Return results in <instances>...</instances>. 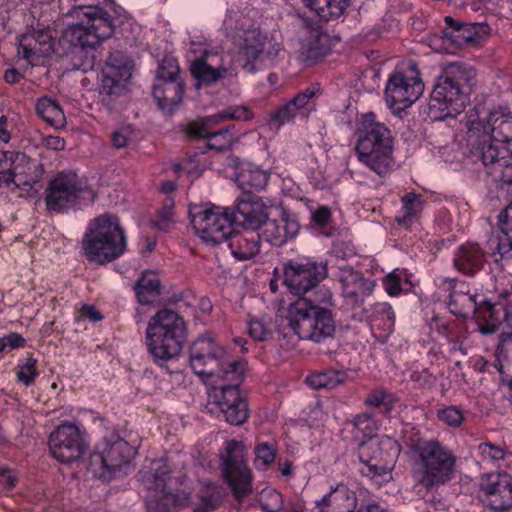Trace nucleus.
I'll list each match as a JSON object with an SVG mask.
<instances>
[{"mask_svg":"<svg viewBox=\"0 0 512 512\" xmlns=\"http://www.w3.org/2000/svg\"><path fill=\"white\" fill-rule=\"evenodd\" d=\"M174 206V201L171 198H166L164 201V206L162 210L159 212V219L155 221L154 225L157 229L166 231L169 229L171 223L173 222V211L172 208Z\"/></svg>","mask_w":512,"mask_h":512,"instance_id":"nucleus-54","label":"nucleus"},{"mask_svg":"<svg viewBox=\"0 0 512 512\" xmlns=\"http://www.w3.org/2000/svg\"><path fill=\"white\" fill-rule=\"evenodd\" d=\"M499 308V312H504V322L507 327L511 330L510 332L502 333L500 336V342L505 344L508 341L512 340V303H507L505 305L497 304Z\"/></svg>","mask_w":512,"mask_h":512,"instance_id":"nucleus-61","label":"nucleus"},{"mask_svg":"<svg viewBox=\"0 0 512 512\" xmlns=\"http://www.w3.org/2000/svg\"><path fill=\"white\" fill-rule=\"evenodd\" d=\"M286 319L289 327L302 340L320 343L335 331L331 310L313 306L306 297H299L289 304Z\"/></svg>","mask_w":512,"mask_h":512,"instance_id":"nucleus-7","label":"nucleus"},{"mask_svg":"<svg viewBox=\"0 0 512 512\" xmlns=\"http://www.w3.org/2000/svg\"><path fill=\"white\" fill-rule=\"evenodd\" d=\"M356 156L363 165L380 177L389 174L395 166L391 131L376 120L374 113L363 115L356 131Z\"/></svg>","mask_w":512,"mask_h":512,"instance_id":"nucleus-3","label":"nucleus"},{"mask_svg":"<svg viewBox=\"0 0 512 512\" xmlns=\"http://www.w3.org/2000/svg\"><path fill=\"white\" fill-rule=\"evenodd\" d=\"M37 179H15L11 169L0 171V188L6 187L10 190H15L22 185H30L31 182H35Z\"/></svg>","mask_w":512,"mask_h":512,"instance_id":"nucleus-58","label":"nucleus"},{"mask_svg":"<svg viewBox=\"0 0 512 512\" xmlns=\"http://www.w3.org/2000/svg\"><path fill=\"white\" fill-rule=\"evenodd\" d=\"M496 143L480 139L475 145H471L474 149L473 154L481 159L487 173L495 181L512 183V155Z\"/></svg>","mask_w":512,"mask_h":512,"instance_id":"nucleus-19","label":"nucleus"},{"mask_svg":"<svg viewBox=\"0 0 512 512\" xmlns=\"http://www.w3.org/2000/svg\"><path fill=\"white\" fill-rule=\"evenodd\" d=\"M233 256L238 260L253 258L260 251L261 238L257 231L244 229L233 232L227 239Z\"/></svg>","mask_w":512,"mask_h":512,"instance_id":"nucleus-30","label":"nucleus"},{"mask_svg":"<svg viewBox=\"0 0 512 512\" xmlns=\"http://www.w3.org/2000/svg\"><path fill=\"white\" fill-rule=\"evenodd\" d=\"M219 118L215 115L206 117L201 122H192L188 125L187 133L194 138L207 139L209 149L218 151L226 150L231 147L234 142V134L231 128L234 126H227L217 131H212V126L220 122Z\"/></svg>","mask_w":512,"mask_h":512,"instance_id":"nucleus-26","label":"nucleus"},{"mask_svg":"<svg viewBox=\"0 0 512 512\" xmlns=\"http://www.w3.org/2000/svg\"><path fill=\"white\" fill-rule=\"evenodd\" d=\"M233 224H239L247 230L257 231L267 220L264 204L252 193H244L236 202L234 209L230 208Z\"/></svg>","mask_w":512,"mask_h":512,"instance_id":"nucleus-25","label":"nucleus"},{"mask_svg":"<svg viewBox=\"0 0 512 512\" xmlns=\"http://www.w3.org/2000/svg\"><path fill=\"white\" fill-rule=\"evenodd\" d=\"M316 92L317 89L315 87H308L305 90L299 92L289 102L291 103L292 106H294V109L299 114L309 107V104L315 97Z\"/></svg>","mask_w":512,"mask_h":512,"instance_id":"nucleus-53","label":"nucleus"},{"mask_svg":"<svg viewBox=\"0 0 512 512\" xmlns=\"http://www.w3.org/2000/svg\"><path fill=\"white\" fill-rule=\"evenodd\" d=\"M249 335L256 341H266L271 337L270 328L259 319H252L248 324Z\"/></svg>","mask_w":512,"mask_h":512,"instance_id":"nucleus-56","label":"nucleus"},{"mask_svg":"<svg viewBox=\"0 0 512 512\" xmlns=\"http://www.w3.org/2000/svg\"><path fill=\"white\" fill-rule=\"evenodd\" d=\"M221 121L224 119L247 121L252 119L253 113L247 106H231L215 114Z\"/></svg>","mask_w":512,"mask_h":512,"instance_id":"nucleus-51","label":"nucleus"},{"mask_svg":"<svg viewBox=\"0 0 512 512\" xmlns=\"http://www.w3.org/2000/svg\"><path fill=\"white\" fill-rule=\"evenodd\" d=\"M400 280V276L394 272L384 277L383 284L385 286V290L390 296H396L400 293Z\"/></svg>","mask_w":512,"mask_h":512,"instance_id":"nucleus-64","label":"nucleus"},{"mask_svg":"<svg viewBox=\"0 0 512 512\" xmlns=\"http://www.w3.org/2000/svg\"><path fill=\"white\" fill-rule=\"evenodd\" d=\"M424 84L418 77H408L402 73L392 74L385 88L388 106L395 111L410 107L423 93Z\"/></svg>","mask_w":512,"mask_h":512,"instance_id":"nucleus-21","label":"nucleus"},{"mask_svg":"<svg viewBox=\"0 0 512 512\" xmlns=\"http://www.w3.org/2000/svg\"><path fill=\"white\" fill-rule=\"evenodd\" d=\"M84 183L73 172L60 173L50 181L46 188L47 209L64 212L75 207L85 191Z\"/></svg>","mask_w":512,"mask_h":512,"instance_id":"nucleus-17","label":"nucleus"},{"mask_svg":"<svg viewBox=\"0 0 512 512\" xmlns=\"http://www.w3.org/2000/svg\"><path fill=\"white\" fill-rule=\"evenodd\" d=\"M410 379L411 381L418 383L419 386L424 388H431L436 383V377L432 375L427 369L412 372Z\"/></svg>","mask_w":512,"mask_h":512,"instance_id":"nucleus-60","label":"nucleus"},{"mask_svg":"<svg viewBox=\"0 0 512 512\" xmlns=\"http://www.w3.org/2000/svg\"><path fill=\"white\" fill-rule=\"evenodd\" d=\"M402 207L395 217V221L406 228L410 227L415 223L425 204V200L422 194L414 192H408L401 198Z\"/></svg>","mask_w":512,"mask_h":512,"instance_id":"nucleus-33","label":"nucleus"},{"mask_svg":"<svg viewBox=\"0 0 512 512\" xmlns=\"http://www.w3.org/2000/svg\"><path fill=\"white\" fill-rule=\"evenodd\" d=\"M344 379V373L335 370H327L308 376L306 382L315 389H333L342 384Z\"/></svg>","mask_w":512,"mask_h":512,"instance_id":"nucleus-42","label":"nucleus"},{"mask_svg":"<svg viewBox=\"0 0 512 512\" xmlns=\"http://www.w3.org/2000/svg\"><path fill=\"white\" fill-rule=\"evenodd\" d=\"M85 257L97 264L119 258L126 250V236L117 216L103 214L93 219L83 236Z\"/></svg>","mask_w":512,"mask_h":512,"instance_id":"nucleus-4","label":"nucleus"},{"mask_svg":"<svg viewBox=\"0 0 512 512\" xmlns=\"http://www.w3.org/2000/svg\"><path fill=\"white\" fill-rule=\"evenodd\" d=\"M190 72L198 81L211 85L229 75L225 57L218 49H206L190 64Z\"/></svg>","mask_w":512,"mask_h":512,"instance_id":"nucleus-23","label":"nucleus"},{"mask_svg":"<svg viewBox=\"0 0 512 512\" xmlns=\"http://www.w3.org/2000/svg\"><path fill=\"white\" fill-rule=\"evenodd\" d=\"M437 418L449 427H459L463 420V410L459 406H447L437 411Z\"/></svg>","mask_w":512,"mask_h":512,"instance_id":"nucleus-49","label":"nucleus"},{"mask_svg":"<svg viewBox=\"0 0 512 512\" xmlns=\"http://www.w3.org/2000/svg\"><path fill=\"white\" fill-rule=\"evenodd\" d=\"M500 232L491 240L496 244V250L501 258H512V202L499 215Z\"/></svg>","mask_w":512,"mask_h":512,"instance_id":"nucleus-34","label":"nucleus"},{"mask_svg":"<svg viewBox=\"0 0 512 512\" xmlns=\"http://www.w3.org/2000/svg\"><path fill=\"white\" fill-rule=\"evenodd\" d=\"M321 56V49L316 43L311 41L302 42L301 49L299 51V59L302 62L311 64Z\"/></svg>","mask_w":512,"mask_h":512,"instance_id":"nucleus-57","label":"nucleus"},{"mask_svg":"<svg viewBox=\"0 0 512 512\" xmlns=\"http://www.w3.org/2000/svg\"><path fill=\"white\" fill-rule=\"evenodd\" d=\"M12 174L15 179H31L30 170L36 167V163L28 158L24 153L13 151Z\"/></svg>","mask_w":512,"mask_h":512,"instance_id":"nucleus-45","label":"nucleus"},{"mask_svg":"<svg viewBox=\"0 0 512 512\" xmlns=\"http://www.w3.org/2000/svg\"><path fill=\"white\" fill-rule=\"evenodd\" d=\"M480 490L493 512H507L512 508V476L507 473H490L482 476Z\"/></svg>","mask_w":512,"mask_h":512,"instance_id":"nucleus-22","label":"nucleus"},{"mask_svg":"<svg viewBox=\"0 0 512 512\" xmlns=\"http://www.w3.org/2000/svg\"><path fill=\"white\" fill-rule=\"evenodd\" d=\"M190 365L197 375L212 382L213 404L225 421L231 425L243 424L249 409L239 385L246 374L247 362L229 355L211 335H202L190 347Z\"/></svg>","mask_w":512,"mask_h":512,"instance_id":"nucleus-1","label":"nucleus"},{"mask_svg":"<svg viewBox=\"0 0 512 512\" xmlns=\"http://www.w3.org/2000/svg\"><path fill=\"white\" fill-rule=\"evenodd\" d=\"M476 71L473 67L449 63L438 76L431 93L428 109L433 121H443L460 114L469 101L472 81Z\"/></svg>","mask_w":512,"mask_h":512,"instance_id":"nucleus-2","label":"nucleus"},{"mask_svg":"<svg viewBox=\"0 0 512 512\" xmlns=\"http://www.w3.org/2000/svg\"><path fill=\"white\" fill-rule=\"evenodd\" d=\"M367 449L371 451V455L367 461H363L362 474L377 483L386 481L390 477V472L400 455V445L394 438L382 435L372 440Z\"/></svg>","mask_w":512,"mask_h":512,"instance_id":"nucleus-14","label":"nucleus"},{"mask_svg":"<svg viewBox=\"0 0 512 512\" xmlns=\"http://www.w3.org/2000/svg\"><path fill=\"white\" fill-rule=\"evenodd\" d=\"M337 279L341 284L342 296L352 306L361 305L375 287L373 280L365 278L361 272L350 266L339 267Z\"/></svg>","mask_w":512,"mask_h":512,"instance_id":"nucleus-24","label":"nucleus"},{"mask_svg":"<svg viewBox=\"0 0 512 512\" xmlns=\"http://www.w3.org/2000/svg\"><path fill=\"white\" fill-rule=\"evenodd\" d=\"M304 2L325 21L340 18L349 5L348 0H304Z\"/></svg>","mask_w":512,"mask_h":512,"instance_id":"nucleus-38","label":"nucleus"},{"mask_svg":"<svg viewBox=\"0 0 512 512\" xmlns=\"http://www.w3.org/2000/svg\"><path fill=\"white\" fill-rule=\"evenodd\" d=\"M261 507L267 512H278L282 508V494L276 490H267L263 494Z\"/></svg>","mask_w":512,"mask_h":512,"instance_id":"nucleus-55","label":"nucleus"},{"mask_svg":"<svg viewBox=\"0 0 512 512\" xmlns=\"http://www.w3.org/2000/svg\"><path fill=\"white\" fill-rule=\"evenodd\" d=\"M268 179L269 176L265 171L253 166L242 167L236 176L237 184L245 193L264 189Z\"/></svg>","mask_w":512,"mask_h":512,"instance_id":"nucleus-36","label":"nucleus"},{"mask_svg":"<svg viewBox=\"0 0 512 512\" xmlns=\"http://www.w3.org/2000/svg\"><path fill=\"white\" fill-rule=\"evenodd\" d=\"M350 423L364 437H371L378 429L377 422L371 412H362L355 415Z\"/></svg>","mask_w":512,"mask_h":512,"instance_id":"nucleus-46","label":"nucleus"},{"mask_svg":"<svg viewBox=\"0 0 512 512\" xmlns=\"http://www.w3.org/2000/svg\"><path fill=\"white\" fill-rule=\"evenodd\" d=\"M264 224V235L274 246L284 245L299 232V224L288 217H282L278 220H266Z\"/></svg>","mask_w":512,"mask_h":512,"instance_id":"nucleus-32","label":"nucleus"},{"mask_svg":"<svg viewBox=\"0 0 512 512\" xmlns=\"http://www.w3.org/2000/svg\"><path fill=\"white\" fill-rule=\"evenodd\" d=\"M444 21L451 29L444 30V34L458 45L474 43L477 40L478 25L457 22L451 16H446Z\"/></svg>","mask_w":512,"mask_h":512,"instance_id":"nucleus-39","label":"nucleus"},{"mask_svg":"<svg viewBox=\"0 0 512 512\" xmlns=\"http://www.w3.org/2000/svg\"><path fill=\"white\" fill-rule=\"evenodd\" d=\"M49 448L60 462L70 463L81 457L85 449L83 433L70 422H64L50 434Z\"/></svg>","mask_w":512,"mask_h":512,"instance_id":"nucleus-18","label":"nucleus"},{"mask_svg":"<svg viewBox=\"0 0 512 512\" xmlns=\"http://www.w3.org/2000/svg\"><path fill=\"white\" fill-rule=\"evenodd\" d=\"M37 114L50 126L60 129L66 124V117L60 104L49 97H41L36 104Z\"/></svg>","mask_w":512,"mask_h":512,"instance_id":"nucleus-37","label":"nucleus"},{"mask_svg":"<svg viewBox=\"0 0 512 512\" xmlns=\"http://www.w3.org/2000/svg\"><path fill=\"white\" fill-rule=\"evenodd\" d=\"M185 335L183 317L172 309H161L150 318L147 325L148 350L157 360L173 359L180 354Z\"/></svg>","mask_w":512,"mask_h":512,"instance_id":"nucleus-6","label":"nucleus"},{"mask_svg":"<svg viewBox=\"0 0 512 512\" xmlns=\"http://www.w3.org/2000/svg\"><path fill=\"white\" fill-rule=\"evenodd\" d=\"M412 451L415 455L412 473L419 485L432 489L453 478L456 457L438 441H418Z\"/></svg>","mask_w":512,"mask_h":512,"instance_id":"nucleus-5","label":"nucleus"},{"mask_svg":"<svg viewBox=\"0 0 512 512\" xmlns=\"http://www.w3.org/2000/svg\"><path fill=\"white\" fill-rule=\"evenodd\" d=\"M254 453V464L256 468L260 470L266 469L271 463L274 462L276 457V449L273 447V445L266 442L258 444L254 449Z\"/></svg>","mask_w":512,"mask_h":512,"instance_id":"nucleus-47","label":"nucleus"},{"mask_svg":"<svg viewBox=\"0 0 512 512\" xmlns=\"http://www.w3.org/2000/svg\"><path fill=\"white\" fill-rule=\"evenodd\" d=\"M307 298V296H305ZM333 294L327 288H319L313 293V297H308L310 303L315 307L332 306Z\"/></svg>","mask_w":512,"mask_h":512,"instance_id":"nucleus-59","label":"nucleus"},{"mask_svg":"<svg viewBox=\"0 0 512 512\" xmlns=\"http://www.w3.org/2000/svg\"><path fill=\"white\" fill-rule=\"evenodd\" d=\"M312 222L320 227H326L331 221V211L327 206H320L311 215Z\"/></svg>","mask_w":512,"mask_h":512,"instance_id":"nucleus-62","label":"nucleus"},{"mask_svg":"<svg viewBox=\"0 0 512 512\" xmlns=\"http://www.w3.org/2000/svg\"><path fill=\"white\" fill-rule=\"evenodd\" d=\"M478 450L484 458H489L491 460L503 459L505 455L504 450L502 448L490 443L480 444L478 446Z\"/></svg>","mask_w":512,"mask_h":512,"instance_id":"nucleus-63","label":"nucleus"},{"mask_svg":"<svg viewBox=\"0 0 512 512\" xmlns=\"http://www.w3.org/2000/svg\"><path fill=\"white\" fill-rule=\"evenodd\" d=\"M298 115L294 106L288 101L284 105L269 113L268 125L278 130L281 126L293 122Z\"/></svg>","mask_w":512,"mask_h":512,"instance_id":"nucleus-44","label":"nucleus"},{"mask_svg":"<svg viewBox=\"0 0 512 512\" xmlns=\"http://www.w3.org/2000/svg\"><path fill=\"white\" fill-rule=\"evenodd\" d=\"M179 66L175 58L165 57L157 69V77L160 81L181 80Z\"/></svg>","mask_w":512,"mask_h":512,"instance_id":"nucleus-48","label":"nucleus"},{"mask_svg":"<svg viewBox=\"0 0 512 512\" xmlns=\"http://www.w3.org/2000/svg\"><path fill=\"white\" fill-rule=\"evenodd\" d=\"M137 447L136 441L129 443L113 434L91 455L90 468L95 476L109 480L129 465L137 454Z\"/></svg>","mask_w":512,"mask_h":512,"instance_id":"nucleus-11","label":"nucleus"},{"mask_svg":"<svg viewBox=\"0 0 512 512\" xmlns=\"http://www.w3.org/2000/svg\"><path fill=\"white\" fill-rule=\"evenodd\" d=\"M17 52L23 59L35 65L41 58L53 52L52 38L42 31L22 35Z\"/></svg>","mask_w":512,"mask_h":512,"instance_id":"nucleus-27","label":"nucleus"},{"mask_svg":"<svg viewBox=\"0 0 512 512\" xmlns=\"http://www.w3.org/2000/svg\"><path fill=\"white\" fill-rule=\"evenodd\" d=\"M184 85L181 80L162 81L153 87V97L165 111H173L183 99Z\"/></svg>","mask_w":512,"mask_h":512,"instance_id":"nucleus-31","label":"nucleus"},{"mask_svg":"<svg viewBox=\"0 0 512 512\" xmlns=\"http://www.w3.org/2000/svg\"><path fill=\"white\" fill-rule=\"evenodd\" d=\"M280 50L281 44L276 39L258 28H251L243 32L238 56L243 69L254 72L255 61L272 60L277 57Z\"/></svg>","mask_w":512,"mask_h":512,"instance_id":"nucleus-16","label":"nucleus"},{"mask_svg":"<svg viewBox=\"0 0 512 512\" xmlns=\"http://www.w3.org/2000/svg\"><path fill=\"white\" fill-rule=\"evenodd\" d=\"M395 394L385 388L372 390L365 398L364 404L369 408H379L384 414L390 413L397 402Z\"/></svg>","mask_w":512,"mask_h":512,"instance_id":"nucleus-40","label":"nucleus"},{"mask_svg":"<svg viewBox=\"0 0 512 512\" xmlns=\"http://www.w3.org/2000/svg\"><path fill=\"white\" fill-rule=\"evenodd\" d=\"M79 17L83 15L85 20L69 27L67 35L70 42L83 48L95 47L103 40L112 36L114 21L112 16L98 6H80L75 10Z\"/></svg>","mask_w":512,"mask_h":512,"instance_id":"nucleus-10","label":"nucleus"},{"mask_svg":"<svg viewBox=\"0 0 512 512\" xmlns=\"http://www.w3.org/2000/svg\"><path fill=\"white\" fill-rule=\"evenodd\" d=\"M484 263L485 253L476 243H464L454 253L453 266L464 275L474 276Z\"/></svg>","mask_w":512,"mask_h":512,"instance_id":"nucleus-29","label":"nucleus"},{"mask_svg":"<svg viewBox=\"0 0 512 512\" xmlns=\"http://www.w3.org/2000/svg\"><path fill=\"white\" fill-rule=\"evenodd\" d=\"M483 313L484 321L479 323L478 329L482 335L494 334L499 327V308L496 304L486 303L484 309L480 312Z\"/></svg>","mask_w":512,"mask_h":512,"instance_id":"nucleus-43","label":"nucleus"},{"mask_svg":"<svg viewBox=\"0 0 512 512\" xmlns=\"http://www.w3.org/2000/svg\"><path fill=\"white\" fill-rule=\"evenodd\" d=\"M221 470L237 500H241L251 491V473L245 460V446L237 440L227 442L225 452L221 453Z\"/></svg>","mask_w":512,"mask_h":512,"instance_id":"nucleus-13","label":"nucleus"},{"mask_svg":"<svg viewBox=\"0 0 512 512\" xmlns=\"http://www.w3.org/2000/svg\"><path fill=\"white\" fill-rule=\"evenodd\" d=\"M467 141L475 145L480 139L486 142H512V113L506 108L491 109L485 117H481L476 108L467 115Z\"/></svg>","mask_w":512,"mask_h":512,"instance_id":"nucleus-9","label":"nucleus"},{"mask_svg":"<svg viewBox=\"0 0 512 512\" xmlns=\"http://www.w3.org/2000/svg\"><path fill=\"white\" fill-rule=\"evenodd\" d=\"M170 468L162 460H154L148 471L141 472V481L148 493L145 497L147 512H172L190 503V495L184 491L172 492L173 480Z\"/></svg>","mask_w":512,"mask_h":512,"instance_id":"nucleus-8","label":"nucleus"},{"mask_svg":"<svg viewBox=\"0 0 512 512\" xmlns=\"http://www.w3.org/2000/svg\"><path fill=\"white\" fill-rule=\"evenodd\" d=\"M443 285L450 290L448 307L454 315L467 318L477 312L480 313L484 309V305H478L476 294H471L469 291L462 289H455V279L446 278L443 281Z\"/></svg>","mask_w":512,"mask_h":512,"instance_id":"nucleus-28","label":"nucleus"},{"mask_svg":"<svg viewBox=\"0 0 512 512\" xmlns=\"http://www.w3.org/2000/svg\"><path fill=\"white\" fill-rule=\"evenodd\" d=\"M133 127L131 125L121 126L111 133V143L116 149H122L129 145L133 137Z\"/></svg>","mask_w":512,"mask_h":512,"instance_id":"nucleus-52","label":"nucleus"},{"mask_svg":"<svg viewBox=\"0 0 512 512\" xmlns=\"http://www.w3.org/2000/svg\"><path fill=\"white\" fill-rule=\"evenodd\" d=\"M36 364L37 360L35 358H27L23 365L18 366V371L16 374L17 380L23 383L25 386L32 385L38 375Z\"/></svg>","mask_w":512,"mask_h":512,"instance_id":"nucleus-50","label":"nucleus"},{"mask_svg":"<svg viewBox=\"0 0 512 512\" xmlns=\"http://www.w3.org/2000/svg\"><path fill=\"white\" fill-rule=\"evenodd\" d=\"M133 63L121 51L110 53L102 69L100 95L102 102L109 104L112 96H118L122 90V82L132 76Z\"/></svg>","mask_w":512,"mask_h":512,"instance_id":"nucleus-20","label":"nucleus"},{"mask_svg":"<svg viewBox=\"0 0 512 512\" xmlns=\"http://www.w3.org/2000/svg\"><path fill=\"white\" fill-rule=\"evenodd\" d=\"M328 275L327 264L307 258L290 260L284 268V283L295 295H305Z\"/></svg>","mask_w":512,"mask_h":512,"instance_id":"nucleus-15","label":"nucleus"},{"mask_svg":"<svg viewBox=\"0 0 512 512\" xmlns=\"http://www.w3.org/2000/svg\"><path fill=\"white\" fill-rule=\"evenodd\" d=\"M371 323L372 326L378 327L387 335L392 333L395 325V313L391 305L385 302L375 304Z\"/></svg>","mask_w":512,"mask_h":512,"instance_id":"nucleus-41","label":"nucleus"},{"mask_svg":"<svg viewBox=\"0 0 512 512\" xmlns=\"http://www.w3.org/2000/svg\"><path fill=\"white\" fill-rule=\"evenodd\" d=\"M134 289L138 301L143 305L153 303L161 293V283L153 271H145L136 281Z\"/></svg>","mask_w":512,"mask_h":512,"instance_id":"nucleus-35","label":"nucleus"},{"mask_svg":"<svg viewBox=\"0 0 512 512\" xmlns=\"http://www.w3.org/2000/svg\"><path fill=\"white\" fill-rule=\"evenodd\" d=\"M189 214L196 234L205 242L219 244L232 233L230 208L206 204L191 207Z\"/></svg>","mask_w":512,"mask_h":512,"instance_id":"nucleus-12","label":"nucleus"}]
</instances>
